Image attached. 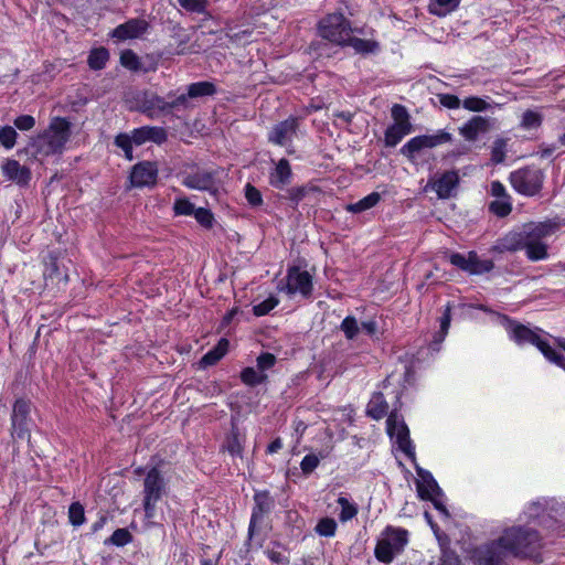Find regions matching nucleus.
I'll list each match as a JSON object with an SVG mask.
<instances>
[{
	"mask_svg": "<svg viewBox=\"0 0 565 565\" xmlns=\"http://www.w3.org/2000/svg\"><path fill=\"white\" fill-rule=\"evenodd\" d=\"M541 547L540 534L530 527H512L473 553L477 565H510L512 557H531Z\"/></svg>",
	"mask_w": 565,
	"mask_h": 565,
	"instance_id": "obj_1",
	"label": "nucleus"
},
{
	"mask_svg": "<svg viewBox=\"0 0 565 565\" xmlns=\"http://www.w3.org/2000/svg\"><path fill=\"white\" fill-rule=\"evenodd\" d=\"M71 137V124L65 118L56 117L51 122L47 130L39 135L35 145L41 147L46 145L45 154L61 153L65 143Z\"/></svg>",
	"mask_w": 565,
	"mask_h": 565,
	"instance_id": "obj_2",
	"label": "nucleus"
},
{
	"mask_svg": "<svg viewBox=\"0 0 565 565\" xmlns=\"http://www.w3.org/2000/svg\"><path fill=\"white\" fill-rule=\"evenodd\" d=\"M318 32L322 39L344 46L352 32V28L342 13H332L319 21Z\"/></svg>",
	"mask_w": 565,
	"mask_h": 565,
	"instance_id": "obj_3",
	"label": "nucleus"
},
{
	"mask_svg": "<svg viewBox=\"0 0 565 565\" xmlns=\"http://www.w3.org/2000/svg\"><path fill=\"white\" fill-rule=\"evenodd\" d=\"M167 492V484L160 470L151 468L143 480V509L147 519L154 516L156 504Z\"/></svg>",
	"mask_w": 565,
	"mask_h": 565,
	"instance_id": "obj_4",
	"label": "nucleus"
},
{
	"mask_svg": "<svg viewBox=\"0 0 565 565\" xmlns=\"http://www.w3.org/2000/svg\"><path fill=\"white\" fill-rule=\"evenodd\" d=\"M529 237L524 242L523 249L530 260L537 262L548 256L547 245L543 238L552 233L554 225L551 223H529Z\"/></svg>",
	"mask_w": 565,
	"mask_h": 565,
	"instance_id": "obj_5",
	"label": "nucleus"
},
{
	"mask_svg": "<svg viewBox=\"0 0 565 565\" xmlns=\"http://www.w3.org/2000/svg\"><path fill=\"white\" fill-rule=\"evenodd\" d=\"M544 173L540 169L525 167L510 174L513 188L521 194L535 195L543 186Z\"/></svg>",
	"mask_w": 565,
	"mask_h": 565,
	"instance_id": "obj_6",
	"label": "nucleus"
},
{
	"mask_svg": "<svg viewBox=\"0 0 565 565\" xmlns=\"http://www.w3.org/2000/svg\"><path fill=\"white\" fill-rule=\"evenodd\" d=\"M387 434L396 438L398 447L408 457L414 459L415 452L409 438V430L403 418H399L396 411L392 412L386 420Z\"/></svg>",
	"mask_w": 565,
	"mask_h": 565,
	"instance_id": "obj_7",
	"label": "nucleus"
},
{
	"mask_svg": "<svg viewBox=\"0 0 565 565\" xmlns=\"http://www.w3.org/2000/svg\"><path fill=\"white\" fill-rule=\"evenodd\" d=\"M451 141V135L444 130L439 131L436 135H423L412 138L408 142H406L401 148V153L407 157L408 159H413L415 153L419 152L425 148H434L440 143Z\"/></svg>",
	"mask_w": 565,
	"mask_h": 565,
	"instance_id": "obj_8",
	"label": "nucleus"
},
{
	"mask_svg": "<svg viewBox=\"0 0 565 565\" xmlns=\"http://www.w3.org/2000/svg\"><path fill=\"white\" fill-rule=\"evenodd\" d=\"M30 403L24 399H17L11 415L13 438L30 440L29 427Z\"/></svg>",
	"mask_w": 565,
	"mask_h": 565,
	"instance_id": "obj_9",
	"label": "nucleus"
},
{
	"mask_svg": "<svg viewBox=\"0 0 565 565\" xmlns=\"http://www.w3.org/2000/svg\"><path fill=\"white\" fill-rule=\"evenodd\" d=\"M136 109L150 118L167 115V100L156 93L143 90L136 96Z\"/></svg>",
	"mask_w": 565,
	"mask_h": 565,
	"instance_id": "obj_10",
	"label": "nucleus"
},
{
	"mask_svg": "<svg viewBox=\"0 0 565 565\" xmlns=\"http://www.w3.org/2000/svg\"><path fill=\"white\" fill-rule=\"evenodd\" d=\"M495 127V118L477 115L460 127L459 132L467 141H476L481 135L489 132Z\"/></svg>",
	"mask_w": 565,
	"mask_h": 565,
	"instance_id": "obj_11",
	"label": "nucleus"
},
{
	"mask_svg": "<svg viewBox=\"0 0 565 565\" xmlns=\"http://www.w3.org/2000/svg\"><path fill=\"white\" fill-rule=\"evenodd\" d=\"M459 181L460 178L457 171H445L429 179L427 186L435 190L439 199H449L455 195L454 191L458 188Z\"/></svg>",
	"mask_w": 565,
	"mask_h": 565,
	"instance_id": "obj_12",
	"label": "nucleus"
},
{
	"mask_svg": "<svg viewBox=\"0 0 565 565\" xmlns=\"http://www.w3.org/2000/svg\"><path fill=\"white\" fill-rule=\"evenodd\" d=\"M287 292L292 295L300 292L305 298H309L312 294V277L306 270L299 267H290L287 273Z\"/></svg>",
	"mask_w": 565,
	"mask_h": 565,
	"instance_id": "obj_13",
	"label": "nucleus"
},
{
	"mask_svg": "<svg viewBox=\"0 0 565 565\" xmlns=\"http://www.w3.org/2000/svg\"><path fill=\"white\" fill-rule=\"evenodd\" d=\"M158 168L156 162L142 161L134 166L130 182L134 186H153L157 183Z\"/></svg>",
	"mask_w": 565,
	"mask_h": 565,
	"instance_id": "obj_14",
	"label": "nucleus"
},
{
	"mask_svg": "<svg viewBox=\"0 0 565 565\" xmlns=\"http://www.w3.org/2000/svg\"><path fill=\"white\" fill-rule=\"evenodd\" d=\"M182 183L189 189L209 191L214 195L217 192L214 173L211 171L198 169L192 173L185 174Z\"/></svg>",
	"mask_w": 565,
	"mask_h": 565,
	"instance_id": "obj_15",
	"label": "nucleus"
},
{
	"mask_svg": "<svg viewBox=\"0 0 565 565\" xmlns=\"http://www.w3.org/2000/svg\"><path fill=\"white\" fill-rule=\"evenodd\" d=\"M149 28L150 24L146 20L135 18L116 26L111 32V36L119 41L137 39L145 34Z\"/></svg>",
	"mask_w": 565,
	"mask_h": 565,
	"instance_id": "obj_16",
	"label": "nucleus"
},
{
	"mask_svg": "<svg viewBox=\"0 0 565 565\" xmlns=\"http://www.w3.org/2000/svg\"><path fill=\"white\" fill-rule=\"evenodd\" d=\"M255 507L250 516L248 534L252 536L258 522L274 508L275 501L268 491H258L254 494Z\"/></svg>",
	"mask_w": 565,
	"mask_h": 565,
	"instance_id": "obj_17",
	"label": "nucleus"
},
{
	"mask_svg": "<svg viewBox=\"0 0 565 565\" xmlns=\"http://www.w3.org/2000/svg\"><path fill=\"white\" fill-rule=\"evenodd\" d=\"M298 118L289 117L288 119L278 122L273 127L269 132V141L279 146H285L291 141L298 129Z\"/></svg>",
	"mask_w": 565,
	"mask_h": 565,
	"instance_id": "obj_18",
	"label": "nucleus"
},
{
	"mask_svg": "<svg viewBox=\"0 0 565 565\" xmlns=\"http://www.w3.org/2000/svg\"><path fill=\"white\" fill-rule=\"evenodd\" d=\"M527 224L523 225L519 232H510L500 238L497 244L492 247V250L504 253V252H516L523 249L524 242L529 237Z\"/></svg>",
	"mask_w": 565,
	"mask_h": 565,
	"instance_id": "obj_19",
	"label": "nucleus"
},
{
	"mask_svg": "<svg viewBox=\"0 0 565 565\" xmlns=\"http://www.w3.org/2000/svg\"><path fill=\"white\" fill-rule=\"evenodd\" d=\"M416 472L420 478L419 480H416V488L418 497L422 500L430 499L431 494L443 495L440 487L429 471L416 466Z\"/></svg>",
	"mask_w": 565,
	"mask_h": 565,
	"instance_id": "obj_20",
	"label": "nucleus"
},
{
	"mask_svg": "<svg viewBox=\"0 0 565 565\" xmlns=\"http://www.w3.org/2000/svg\"><path fill=\"white\" fill-rule=\"evenodd\" d=\"M504 319L507 320V329L510 333V337L518 344H524V343L535 344V342L539 340L540 335L536 334L533 330H531L526 326L519 323L514 320H511L508 317H504Z\"/></svg>",
	"mask_w": 565,
	"mask_h": 565,
	"instance_id": "obj_21",
	"label": "nucleus"
},
{
	"mask_svg": "<svg viewBox=\"0 0 565 565\" xmlns=\"http://www.w3.org/2000/svg\"><path fill=\"white\" fill-rule=\"evenodd\" d=\"M4 175L18 183L19 185H26L31 180V171L28 167L21 166L19 161L14 159H8L2 166Z\"/></svg>",
	"mask_w": 565,
	"mask_h": 565,
	"instance_id": "obj_22",
	"label": "nucleus"
},
{
	"mask_svg": "<svg viewBox=\"0 0 565 565\" xmlns=\"http://www.w3.org/2000/svg\"><path fill=\"white\" fill-rule=\"evenodd\" d=\"M291 168L287 159H280L274 172H271L269 182L276 189H282L290 182Z\"/></svg>",
	"mask_w": 565,
	"mask_h": 565,
	"instance_id": "obj_23",
	"label": "nucleus"
},
{
	"mask_svg": "<svg viewBox=\"0 0 565 565\" xmlns=\"http://www.w3.org/2000/svg\"><path fill=\"white\" fill-rule=\"evenodd\" d=\"M228 347L230 342L227 339H220L217 344L201 358L200 365L207 367L216 364L226 354Z\"/></svg>",
	"mask_w": 565,
	"mask_h": 565,
	"instance_id": "obj_24",
	"label": "nucleus"
},
{
	"mask_svg": "<svg viewBox=\"0 0 565 565\" xmlns=\"http://www.w3.org/2000/svg\"><path fill=\"white\" fill-rule=\"evenodd\" d=\"M388 413V404L386 403L383 393L376 392L373 394L367 404L366 414L373 419H381Z\"/></svg>",
	"mask_w": 565,
	"mask_h": 565,
	"instance_id": "obj_25",
	"label": "nucleus"
},
{
	"mask_svg": "<svg viewBox=\"0 0 565 565\" xmlns=\"http://www.w3.org/2000/svg\"><path fill=\"white\" fill-rule=\"evenodd\" d=\"M316 192H319L317 186L301 185L288 189L286 194L281 195V198L288 200L291 203V206L296 207L300 201Z\"/></svg>",
	"mask_w": 565,
	"mask_h": 565,
	"instance_id": "obj_26",
	"label": "nucleus"
},
{
	"mask_svg": "<svg viewBox=\"0 0 565 565\" xmlns=\"http://www.w3.org/2000/svg\"><path fill=\"white\" fill-rule=\"evenodd\" d=\"M407 534L406 530L388 526L383 539L395 550L396 553H399L407 543Z\"/></svg>",
	"mask_w": 565,
	"mask_h": 565,
	"instance_id": "obj_27",
	"label": "nucleus"
},
{
	"mask_svg": "<svg viewBox=\"0 0 565 565\" xmlns=\"http://www.w3.org/2000/svg\"><path fill=\"white\" fill-rule=\"evenodd\" d=\"M413 127L401 124H393L385 130V146L395 147L405 135L412 132Z\"/></svg>",
	"mask_w": 565,
	"mask_h": 565,
	"instance_id": "obj_28",
	"label": "nucleus"
},
{
	"mask_svg": "<svg viewBox=\"0 0 565 565\" xmlns=\"http://www.w3.org/2000/svg\"><path fill=\"white\" fill-rule=\"evenodd\" d=\"M216 92V86L207 81L192 83L188 86V96H191L192 99L213 96Z\"/></svg>",
	"mask_w": 565,
	"mask_h": 565,
	"instance_id": "obj_29",
	"label": "nucleus"
},
{
	"mask_svg": "<svg viewBox=\"0 0 565 565\" xmlns=\"http://www.w3.org/2000/svg\"><path fill=\"white\" fill-rule=\"evenodd\" d=\"M380 200L381 194L377 192H372L365 198L361 199L360 201L352 204H348L345 209L347 211L352 213H361L374 207L380 202Z\"/></svg>",
	"mask_w": 565,
	"mask_h": 565,
	"instance_id": "obj_30",
	"label": "nucleus"
},
{
	"mask_svg": "<svg viewBox=\"0 0 565 565\" xmlns=\"http://www.w3.org/2000/svg\"><path fill=\"white\" fill-rule=\"evenodd\" d=\"M109 60V52L106 47H97L90 51L88 55V66L94 71L103 70Z\"/></svg>",
	"mask_w": 565,
	"mask_h": 565,
	"instance_id": "obj_31",
	"label": "nucleus"
},
{
	"mask_svg": "<svg viewBox=\"0 0 565 565\" xmlns=\"http://www.w3.org/2000/svg\"><path fill=\"white\" fill-rule=\"evenodd\" d=\"M534 345L543 353V355L548 361L555 363L556 365H565V356L562 353L554 350L546 340H543L540 337Z\"/></svg>",
	"mask_w": 565,
	"mask_h": 565,
	"instance_id": "obj_32",
	"label": "nucleus"
},
{
	"mask_svg": "<svg viewBox=\"0 0 565 565\" xmlns=\"http://www.w3.org/2000/svg\"><path fill=\"white\" fill-rule=\"evenodd\" d=\"M469 255H471V266L469 274L472 275H480L483 273L490 271L494 264L491 259H479L476 252H469Z\"/></svg>",
	"mask_w": 565,
	"mask_h": 565,
	"instance_id": "obj_33",
	"label": "nucleus"
},
{
	"mask_svg": "<svg viewBox=\"0 0 565 565\" xmlns=\"http://www.w3.org/2000/svg\"><path fill=\"white\" fill-rule=\"evenodd\" d=\"M132 534L125 527L117 529L105 540L106 545L125 546L132 541Z\"/></svg>",
	"mask_w": 565,
	"mask_h": 565,
	"instance_id": "obj_34",
	"label": "nucleus"
},
{
	"mask_svg": "<svg viewBox=\"0 0 565 565\" xmlns=\"http://www.w3.org/2000/svg\"><path fill=\"white\" fill-rule=\"evenodd\" d=\"M396 554L395 550L384 539L377 542L375 556L380 562L391 563Z\"/></svg>",
	"mask_w": 565,
	"mask_h": 565,
	"instance_id": "obj_35",
	"label": "nucleus"
},
{
	"mask_svg": "<svg viewBox=\"0 0 565 565\" xmlns=\"http://www.w3.org/2000/svg\"><path fill=\"white\" fill-rule=\"evenodd\" d=\"M344 45L352 46L359 53H371L377 49V43L360 38H352L349 35L348 42Z\"/></svg>",
	"mask_w": 565,
	"mask_h": 565,
	"instance_id": "obj_36",
	"label": "nucleus"
},
{
	"mask_svg": "<svg viewBox=\"0 0 565 565\" xmlns=\"http://www.w3.org/2000/svg\"><path fill=\"white\" fill-rule=\"evenodd\" d=\"M460 0H435L429 4V11L438 17L446 14V12L456 9Z\"/></svg>",
	"mask_w": 565,
	"mask_h": 565,
	"instance_id": "obj_37",
	"label": "nucleus"
},
{
	"mask_svg": "<svg viewBox=\"0 0 565 565\" xmlns=\"http://www.w3.org/2000/svg\"><path fill=\"white\" fill-rule=\"evenodd\" d=\"M171 38L177 43V53L183 54L184 45L190 41V35L188 34L186 30L182 28L180 24H174L171 28Z\"/></svg>",
	"mask_w": 565,
	"mask_h": 565,
	"instance_id": "obj_38",
	"label": "nucleus"
},
{
	"mask_svg": "<svg viewBox=\"0 0 565 565\" xmlns=\"http://www.w3.org/2000/svg\"><path fill=\"white\" fill-rule=\"evenodd\" d=\"M337 502L341 507V512L339 514L341 522H347L358 514V507L351 503L347 498L339 497Z\"/></svg>",
	"mask_w": 565,
	"mask_h": 565,
	"instance_id": "obj_39",
	"label": "nucleus"
},
{
	"mask_svg": "<svg viewBox=\"0 0 565 565\" xmlns=\"http://www.w3.org/2000/svg\"><path fill=\"white\" fill-rule=\"evenodd\" d=\"M120 64L134 72L141 70V63L138 55L132 50H125L120 54Z\"/></svg>",
	"mask_w": 565,
	"mask_h": 565,
	"instance_id": "obj_40",
	"label": "nucleus"
},
{
	"mask_svg": "<svg viewBox=\"0 0 565 565\" xmlns=\"http://www.w3.org/2000/svg\"><path fill=\"white\" fill-rule=\"evenodd\" d=\"M267 379V375L257 373L253 367H245L241 373V380L248 386H256L262 384Z\"/></svg>",
	"mask_w": 565,
	"mask_h": 565,
	"instance_id": "obj_41",
	"label": "nucleus"
},
{
	"mask_svg": "<svg viewBox=\"0 0 565 565\" xmlns=\"http://www.w3.org/2000/svg\"><path fill=\"white\" fill-rule=\"evenodd\" d=\"M68 520L73 526H79L85 522L84 507L78 501L70 505Z\"/></svg>",
	"mask_w": 565,
	"mask_h": 565,
	"instance_id": "obj_42",
	"label": "nucleus"
},
{
	"mask_svg": "<svg viewBox=\"0 0 565 565\" xmlns=\"http://www.w3.org/2000/svg\"><path fill=\"white\" fill-rule=\"evenodd\" d=\"M340 329L344 332L345 338L348 340H353L356 338V335L360 333V326L358 323V320L349 316L343 319Z\"/></svg>",
	"mask_w": 565,
	"mask_h": 565,
	"instance_id": "obj_43",
	"label": "nucleus"
},
{
	"mask_svg": "<svg viewBox=\"0 0 565 565\" xmlns=\"http://www.w3.org/2000/svg\"><path fill=\"white\" fill-rule=\"evenodd\" d=\"M191 96H188V92L185 94H181L178 97L173 98L171 102H167V115L173 114L174 111H179L181 109H188L190 105Z\"/></svg>",
	"mask_w": 565,
	"mask_h": 565,
	"instance_id": "obj_44",
	"label": "nucleus"
},
{
	"mask_svg": "<svg viewBox=\"0 0 565 565\" xmlns=\"http://www.w3.org/2000/svg\"><path fill=\"white\" fill-rule=\"evenodd\" d=\"M337 530V522L331 518L321 519L316 525V532L321 536H333Z\"/></svg>",
	"mask_w": 565,
	"mask_h": 565,
	"instance_id": "obj_45",
	"label": "nucleus"
},
{
	"mask_svg": "<svg viewBox=\"0 0 565 565\" xmlns=\"http://www.w3.org/2000/svg\"><path fill=\"white\" fill-rule=\"evenodd\" d=\"M462 106L463 108L470 111H483L491 107L489 103L477 96H470L465 98L462 102Z\"/></svg>",
	"mask_w": 565,
	"mask_h": 565,
	"instance_id": "obj_46",
	"label": "nucleus"
},
{
	"mask_svg": "<svg viewBox=\"0 0 565 565\" xmlns=\"http://www.w3.org/2000/svg\"><path fill=\"white\" fill-rule=\"evenodd\" d=\"M392 117L394 119V124H401L408 127H412L409 121V114L405 106L395 104L391 109Z\"/></svg>",
	"mask_w": 565,
	"mask_h": 565,
	"instance_id": "obj_47",
	"label": "nucleus"
},
{
	"mask_svg": "<svg viewBox=\"0 0 565 565\" xmlns=\"http://www.w3.org/2000/svg\"><path fill=\"white\" fill-rule=\"evenodd\" d=\"M132 143H134V140L127 134H119L115 138V145L124 150L125 157L128 160H132L134 159Z\"/></svg>",
	"mask_w": 565,
	"mask_h": 565,
	"instance_id": "obj_48",
	"label": "nucleus"
},
{
	"mask_svg": "<svg viewBox=\"0 0 565 565\" xmlns=\"http://www.w3.org/2000/svg\"><path fill=\"white\" fill-rule=\"evenodd\" d=\"M489 210L497 216L504 217L511 213L512 206L508 200L498 199L490 203Z\"/></svg>",
	"mask_w": 565,
	"mask_h": 565,
	"instance_id": "obj_49",
	"label": "nucleus"
},
{
	"mask_svg": "<svg viewBox=\"0 0 565 565\" xmlns=\"http://www.w3.org/2000/svg\"><path fill=\"white\" fill-rule=\"evenodd\" d=\"M17 136L13 127L4 126L0 129V143L7 149H11L15 145Z\"/></svg>",
	"mask_w": 565,
	"mask_h": 565,
	"instance_id": "obj_50",
	"label": "nucleus"
},
{
	"mask_svg": "<svg viewBox=\"0 0 565 565\" xmlns=\"http://www.w3.org/2000/svg\"><path fill=\"white\" fill-rule=\"evenodd\" d=\"M505 147L507 140L502 138H498L493 142L492 151H491V160L493 163H502L505 159Z\"/></svg>",
	"mask_w": 565,
	"mask_h": 565,
	"instance_id": "obj_51",
	"label": "nucleus"
},
{
	"mask_svg": "<svg viewBox=\"0 0 565 565\" xmlns=\"http://www.w3.org/2000/svg\"><path fill=\"white\" fill-rule=\"evenodd\" d=\"M224 448L233 456H239L242 457L243 447L241 445V441L238 439V434L236 431H232V434L226 438V443L224 445Z\"/></svg>",
	"mask_w": 565,
	"mask_h": 565,
	"instance_id": "obj_52",
	"label": "nucleus"
},
{
	"mask_svg": "<svg viewBox=\"0 0 565 565\" xmlns=\"http://www.w3.org/2000/svg\"><path fill=\"white\" fill-rule=\"evenodd\" d=\"M278 305V299L274 296H270L266 300L257 303L253 307V312L257 317H262L267 315L270 310H273Z\"/></svg>",
	"mask_w": 565,
	"mask_h": 565,
	"instance_id": "obj_53",
	"label": "nucleus"
},
{
	"mask_svg": "<svg viewBox=\"0 0 565 565\" xmlns=\"http://www.w3.org/2000/svg\"><path fill=\"white\" fill-rule=\"evenodd\" d=\"M542 115L533 111V110H526L522 116V126L524 128H537L542 125Z\"/></svg>",
	"mask_w": 565,
	"mask_h": 565,
	"instance_id": "obj_54",
	"label": "nucleus"
},
{
	"mask_svg": "<svg viewBox=\"0 0 565 565\" xmlns=\"http://www.w3.org/2000/svg\"><path fill=\"white\" fill-rule=\"evenodd\" d=\"M450 310H451L450 306L448 305L446 307V310H445L443 317L440 318V330L435 335V342H437V343H440L441 341H444L445 335L448 332V329H449V326H450V320H451Z\"/></svg>",
	"mask_w": 565,
	"mask_h": 565,
	"instance_id": "obj_55",
	"label": "nucleus"
},
{
	"mask_svg": "<svg viewBox=\"0 0 565 565\" xmlns=\"http://www.w3.org/2000/svg\"><path fill=\"white\" fill-rule=\"evenodd\" d=\"M173 211L177 215H193L195 207L188 199H178L174 202Z\"/></svg>",
	"mask_w": 565,
	"mask_h": 565,
	"instance_id": "obj_56",
	"label": "nucleus"
},
{
	"mask_svg": "<svg viewBox=\"0 0 565 565\" xmlns=\"http://www.w3.org/2000/svg\"><path fill=\"white\" fill-rule=\"evenodd\" d=\"M449 262L458 267L459 269L461 270H465V271H468L470 270V266L472 265L471 264V255L468 254V257H466L465 255L462 254H459V253H452L450 256H449Z\"/></svg>",
	"mask_w": 565,
	"mask_h": 565,
	"instance_id": "obj_57",
	"label": "nucleus"
},
{
	"mask_svg": "<svg viewBox=\"0 0 565 565\" xmlns=\"http://www.w3.org/2000/svg\"><path fill=\"white\" fill-rule=\"evenodd\" d=\"M194 217L195 220L204 227L210 228L213 225V214L210 210L204 207L195 209L194 211Z\"/></svg>",
	"mask_w": 565,
	"mask_h": 565,
	"instance_id": "obj_58",
	"label": "nucleus"
},
{
	"mask_svg": "<svg viewBox=\"0 0 565 565\" xmlns=\"http://www.w3.org/2000/svg\"><path fill=\"white\" fill-rule=\"evenodd\" d=\"M245 198L252 206H259L263 203L262 193L250 183L245 186Z\"/></svg>",
	"mask_w": 565,
	"mask_h": 565,
	"instance_id": "obj_59",
	"label": "nucleus"
},
{
	"mask_svg": "<svg viewBox=\"0 0 565 565\" xmlns=\"http://www.w3.org/2000/svg\"><path fill=\"white\" fill-rule=\"evenodd\" d=\"M179 4L191 12L202 13L205 10L207 0H178Z\"/></svg>",
	"mask_w": 565,
	"mask_h": 565,
	"instance_id": "obj_60",
	"label": "nucleus"
},
{
	"mask_svg": "<svg viewBox=\"0 0 565 565\" xmlns=\"http://www.w3.org/2000/svg\"><path fill=\"white\" fill-rule=\"evenodd\" d=\"M147 129L149 132V141H152L157 145H161L167 141L168 134L164 128L147 126Z\"/></svg>",
	"mask_w": 565,
	"mask_h": 565,
	"instance_id": "obj_61",
	"label": "nucleus"
},
{
	"mask_svg": "<svg viewBox=\"0 0 565 565\" xmlns=\"http://www.w3.org/2000/svg\"><path fill=\"white\" fill-rule=\"evenodd\" d=\"M319 465V458L318 456L313 454H309L303 457L300 467L305 475L311 473Z\"/></svg>",
	"mask_w": 565,
	"mask_h": 565,
	"instance_id": "obj_62",
	"label": "nucleus"
},
{
	"mask_svg": "<svg viewBox=\"0 0 565 565\" xmlns=\"http://www.w3.org/2000/svg\"><path fill=\"white\" fill-rule=\"evenodd\" d=\"M276 363V356L273 353L264 352L257 358V367L260 371H266L273 367Z\"/></svg>",
	"mask_w": 565,
	"mask_h": 565,
	"instance_id": "obj_63",
	"label": "nucleus"
},
{
	"mask_svg": "<svg viewBox=\"0 0 565 565\" xmlns=\"http://www.w3.org/2000/svg\"><path fill=\"white\" fill-rule=\"evenodd\" d=\"M34 125L35 119L31 115H21L14 119V126L20 130H30Z\"/></svg>",
	"mask_w": 565,
	"mask_h": 565,
	"instance_id": "obj_64",
	"label": "nucleus"
}]
</instances>
